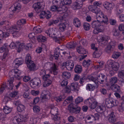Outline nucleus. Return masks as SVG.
Returning a JSON list of instances; mask_svg holds the SVG:
<instances>
[{"label": "nucleus", "instance_id": "f257e3e1", "mask_svg": "<svg viewBox=\"0 0 124 124\" xmlns=\"http://www.w3.org/2000/svg\"><path fill=\"white\" fill-rule=\"evenodd\" d=\"M88 8L89 11L96 14L97 21H93L92 23V27L94 28L93 33L95 34L101 32L104 28L103 24H107L109 23L107 17L104 15L103 13L100 11V9L97 7L93 5H89Z\"/></svg>", "mask_w": 124, "mask_h": 124}, {"label": "nucleus", "instance_id": "f03ea898", "mask_svg": "<svg viewBox=\"0 0 124 124\" xmlns=\"http://www.w3.org/2000/svg\"><path fill=\"white\" fill-rule=\"evenodd\" d=\"M9 22L8 21H3L0 23V25H3L4 27V31L6 30L12 34L14 37H18L19 32L16 30H20L21 29L20 27H19L16 25H12L11 27H9L8 25L9 24Z\"/></svg>", "mask_w": 124, "mask_h": 124}, {"label": "nucleus", "instance_id": "7ed1b4c3", "mask_svg": "<svg viewBox=\"0 0 124 124\" xmlns=\"http://www.w3.org/2000/svg\"><path fill=\"white\" fill-rule=\"evenodd\" d=\"M25 62L27 66L30 71L35 70L36 65L34 62L31 60V55L28 54L25 58Z\"/></svg>", "mask_w": 124, "mask_h": 124}, {"label": "nucleus", "instance_id": "20e7f679", "mask_svg": "<svg viewBox=\"0 0 124 124\" xmlns=\"http://www.w3.org/2000/svg\"><path fill=\"white\" fill-rule=\"evenodd\" d=\"M50 9L52 11H57V13L61 14L67 13L66 12L68 10V8L64 6L58 7V6L54 5L51 6Z\"/></svg>", "mask_w": 124, "mask_h": 124}, {"label": "nucleus", "instance_id": "39448f33", "mask_svg": "<svg viewBox=\"0 0 124 124\" xmlns=\"http://www.w3.org/2000/svg\"><path fill=\"white\" fill-rule=\"evenodd\" d=\"M9 46L11 49L16 48L17 50V52L19 53L23 50V48L24 47V43H21L18 41L15 43L12 42Z\"/></svg>", "mask_w": 124, "mask_h": 124}, {"label": "nucleus", "instance_id": "423d86ee", "mask_svg": "<svg viewBox=\"0 0 124 124\" xmlns=\"http://www.w3.org/2000/svg\"><path fill=\"white\" fill-rule=\"evenodd\" d=\"M81 108L74 104L71 103L68 106V110L70 113L78 114L79 113Z\"/></svg>", "mask_w": 124, "mask_h": 124}, {"label": "nucleus", "instance_id": "0eeeda50", "mask_svg": "<svg viewBox=\"0 0 124 124\" xmlns=\"http://www.w3.org/2000/svg\"><path fill=\"white\" fill-rule=\"evenodd\" d=\"M45 32L48 36L51 37L55 38L56 42H59V39L57 37L55 36V30L54 28H50L45 31Z\"/></svg>", "mask_w": 124, "mask_h": 124}, {"label": "nucleus", "instance_id": "6e6552de", "mask_svg": "<svg viewBox=\"0 0 124 124\" xmlns=\"http://www.w3.org/2000/svg\"><path fill=\"white\" fill-rule=\"evenodd\" d=\"M68 14L67 13H64V14H61V16L59 17L58 18H57L56 20H53L50 22V24L51 25L54 24L57 25L60 23H61L62 22L64 18L67 17L68 16Z\"/></svg>", "mask_w": 124, "mask_h": 124}, {"label": "nucleus", "instance_id": "1a4fd4ad", "mask_svg": "<svg viewBox=\"0 0 124 124\" xmlns=\"http://www.w3.org/2000/svg\"><path fill=\"white\" fill-rule=\"evenodd\" d=\"M109 39V36L101 35H99L97 39L98 42L104 45L107 44Z\"/></svg>", "mask_w": 124, "mask_h": 124}, {"label": "nucleus", "instance_id": "9d476101", "mask_svg": "<svg viewBox=\"0 0 124 124\" xmlns=\"http://www.w3.org/2000/svg\"><path fill=\"white\" fill-rule=\"evenodd\" d=\"M74 62L73 61H68L63 63L62 65V68H65L68 70H72L74 67Z\"/></svg>", "mask_w": 124, "mask_h": 124}, {"label": "nucleus", "instance_id": "9b49d317", "mask_svg": "<svg viewBox=\"0 0 124 124\" xmlns=\"http://www.w3.org/2000/svg\"><path fill=\"white\" fill-rule=\"evenodd\" d=\"M77 50L78 53L83 54L79 57L80 60H82L87 56V55L86 54H86V50L81 46L77 47Z\"/></svg>", "mask_w": 124, "mask_h": 124}, {"label": "nucleus", "instance_id": "f8f14e48", "mask_svg": "<svg viewBox=\"0 0 124 124\" xmlns=\"http://www.w3.org/2000/svg\"><path fill=\"white\" fill-rule=\"evenodd\" d=\"M86 101L87 104H89V107L92 109L95 108L97 105V102L93 98L88 99Z\"/></svg>", "mask_w": 124, "mask_h": 124}, {"label": "nucleus", "instance_id": "ddd939ff", "mask_svg": "<svg viewBox=\"0 0 124 124\" xmlns=\"http://www.w3.org/2000/svg\"><path fill=\"white\" fill-rule=\"evenodd\" d=\"M83 3L82 0H77L73 3L72 6V8L74 10L79 9L82 7Z\"/></svg>", "mask_w": 124, "mask_h": 124}, {"label": "nucleus", "instance_id": "4468645a", "mask_svg": "<svg viewBox=\"0 0 124 124\" xmlns=\"http://www.w3.org/2000/svg\"><path fill=\"white\" fill-rule=\"evenodd\" d=\"M21 8V6L19 3L18 2L16 3L10 8L9 10V12L12 11V13H10V14L12 15H13L14 12L17 10H19Z\"/></svg>", "mask_w": 124, "mask_h": 124}, {"label": "nucleus", "instance_id": "2eb2a0df", "mask_svg": "<svg viewBox=\"0 0 124 124\" xmlns=\"http://www.w3.org/2000/svg\"><path fill=\"white\" fill-rule=\"evenodd\" d=\"M54 97V93L50 94V92L46 90H44L42 92L41 97L42 99H49L50 98Z\"/></svg>", "mask_w": 124, "mask_h": 124}, {"label": "nucleus", "instance_id": "dca6fc26", "mask_svg": "<svg viewBox=\"0 0 124 124\" xmlns=\"http://www.w3.org/2000/svg\"><path fill=\"white\" fill-rule=\"evenodd\" d=\"M8 44L5 43L2 47H0V53H1L4 52L3 57L4 58L8 55Z\"/></svg>", "mask_w": 124, "mask_h": 124}, {"label": "nucleus", "instance_id": "f3484780", "mask_svg": "<svg viewBox=\"0 0 124 124\" xmlns=\"http://www.w3.org/2000/svg\"><path fill=\"white\" fill-rule=\"evenodd\" d=\"M50 66V69L51 71L53 72L54 75H56L57 73L58 67L53 62L48 63Z\"/></svg>", "mask_w": 124, "mask_h": 124}, {"label": "nucleus", "instance_id": "a211bd4d", "mask_svg": "<svg viewBox=\"0 0 124 124\" xmlns=\"http://www.w3.org/2000/svg\"><path fill=\"white\" fill-rule=\"evenodd\" d=\"M12 73V76H10L9 78H19L21 74V70L17 69L12 70L11 72H10V74Z\"/></svg>", "mask_w": 124, "mask_h": 124}, {"label": "nucleus", "instance_id": "6ab92c4d", "mask_svg": "<svg viewBox=\"0 0 124 124\" xmlns=\"http://www.w3.org/2000/svg\"><path fill=\"white\" fill-rule=\"evenodd\" d=\"M104 7L106 9L111 10L113 9L114 7V4L113 3H110L108 1L105 2L103 4Z\"/></svg>", "mask_w": 124, "mask_h": 124}, {"label": "nucleus", "instance_id": "aec40b11", "mask_svg": "<svg viewBox=\"0 0 124 124\" xmlns=\"http://www.w3.org/2000/svg\"><path fill=\"white\" fill-rule=\"evenodd\" d=\"M23 62V60L22 58H16L14 60L13 64L15 67L17 68L20 66L22 65Z\"/></svg>", "mask_w": 124, "mask_h": 124}, {"label": "nucleus", "instance_id": "412c9836", "mask_svg": "<svg viewBox=\"0 0 124 124\" xmlns=\"http://www.w3.org/2000/svg\"><path fill=\"white\" fill-rule=\"evenodd\" d=\"M109 65H111L112 69L116 71L118 70L119 68V64L117 62H115L110 60L108 62Z\"/></svg>", "mask_w": 124, "mask_h": 124}, {"label": "nucleus", "instance_id": "4be33fe9", "mask_svg": "<svg viewBox=\"0 0 124 124\" xmlns=\"http://www.w3.org/2000/svg\"><path fill=\"white\" fill-rule=\"evenodd\" d=\"M95 73L93 74H95ZM83 77L82 78H104L105 76L103 74L100 73L98 74L97 73L96 74L95 76L94 74H92L91 75L89 76H86V75L85 73H84L83 74Z\"/></svg>", "mask_w": 124, "mask_h": 124}, {"label": "nucleus", "instance_id": "5701e85b", "mask_svg": "<svg viewBox=\"0 0 124 124\" xmlns=\"http://www.w3.org/2000/svg\"><path fill=\"white\" fill-rule=\"evenodd\" d=\"M40 15L41 18L46 17L47 19H48L51 17L50 13L48 11H47V12L45 11H42Z\"/></svg>", "mask_w": 124, "mask_h": 124}, {"label": "nucleus", "instance_id": "b1692460", "mask_svg": "<svg viewBox=\"0 0 124 124\" xmlns=\"http://www.w3.org/2000/svg\"><path fill=\"white\" fill-rule=\"evenodd\" d=\"M9 35V33L6 32H3L1 30H0V44L2 41L3 38H6Z\"/></svg>", "mask_w": 124, "mask_h": 124}, {"label": "nucleus", "instance_id": "393cba45", "mask_svg": "<svg viewBox=\"0 0 124 124\" xmlns=\"http://www.w3.org/2000/svg\"><path fill=\"white\" fill-rule=\"evenodd\" d=\"M29 41L32 43H35L36 42L35 34L33 32L29 33L28 35Z\"/></svg>", "mask_w": 124, "mask_h": 124}, {"label": "nucleus", "instance_id": "a878e982", "mask_svg": "<svg viewBox=\"0 0 124 124\" xmlns=\"http://www.w3.org/2000/svg\"><path fill=\"white\" fill-rule=\"evenodd\" d=\"M62 51V50L60 49L59 48L57 47L54 50V58L56 60H57L58 57H59V55L61 54L60 50Z\"/></svg>", "mask_w": 124, "mask_h": 124}, {"label": "nucleus", "instance_id": "bb28decb", "mask_svg": "<svg viewBox=\"0 0 124 124\" xmlns=\"http://www.w3.org/2000/svg\"><path fill=\"white\" fill-rule=\"evenodd\" d=\"M43 80V85L44 87L49 86L52 83L51 80L48 78H42Z\"/></svg>", "mask_w": 124, "mask_h": 124}, {"label": "nucleus", "instance_id": "cd10ccee", "mask_svg": "<svg viewBox=\"0 0 124 124\" xmlns=\"http://www.w3.org/2000/svg\"><path fill=\"white\" fill-rule=\"evenodd\" d=\"M108 120L110 123L114 122L116 121V119L114 115V113L113 112H111L108 116Z\"/></svg>", "mask_w": 124, "mask_h": 124}, {"label": "nucleus", "instance_id": "c85d7f7f", "mask_svg": "<svg viewBox=\"0 0 124 124\" xmlns=\"http://www.w3.org/2000/svg\"><path fill=\"white\" fill-rule=\"evenodd\" d=\"M31 82H33V85L36 86L40 85L41 84V80L39 78H34L31 80Z\"/></svg>", "mask_w": 124, "mask_h": 124}, {"label": "nucleus", "instance_id": "c756f323", "mask_svg": "<svg viewBox=\"0 0 124 124\" xmlns=\"http://www.w3.org/2000/svg\"><path fill=\"white\" fill-rule=\"evenodd\" d=\"M37 39L39 42H45L46 40V38L44 36L42 35L38 36L37 37Z\"/></svg>", "mask_w": 124, "mask_h": 124}, {"label": "nucleus", "instance_id": "7c9ffc66", "mask_svg": "<svg viewBox=\"0 0 124 124\" xmlns=\"http://www.w3.org/2000/svg\"><path fill=\"white\" fill-rule=\"evenodd\" d=\"M42 3L38 2L35 3L33 5V8L35 10H38L40 9L42 6Z\"/></svg>", "mask_w": 124, "mask_h": 124}, {"label": "nucleus", "instance_id": "2f4dec72", "mask_svg": "<svg viewBox=\"0 0 124 124\" xmlns=\"http://www.w3.org/2000/svg\"><path fill=\"white\" fill-rule=\"evenodd\" d=\"M105 107L104 104H102L98 106L96 108V110L99 112H103L105 110Z\"/></svg>", "mask_w": 124, "mask_h": 124}, {"label": "nucleus", "instance_id": "473e14b6", "mask_svg": "<svg viewBox=\"0 0 124 124\" xmlns=\"http://www.w3.org/2000/svg\"><path fill=\"white\" fill-rule=\"evenodd\" d=\"M50 108L51 109L50 111L51 114L54 116L57 115L58 111L57 108L54 106H52Z\"/></svg>", "mask_w": 124, "mask_h": 124}, {"label": "nucleus", "instance_id": "72a5a7b5", "mask_svg": "<svg viewBox=\"0 0 124 124\" xmlns=\"http://www.w3.org/2000/svg\"><path fill=\"white\" fill-rule=\"evenodd\" d=\"M115 42L114 41H111L110 42L109 44L108 45L106 48L107 50L110 51L112 48L113 47H114L115 45Z\"/></svg>", "mask_w": 124, "mask_h": 124}, {"label": "nucleus", "instance_id": "f704fd0d", "mask_svg": "<svg viewBox=\"0 0 124 124\" xmlns=\"http://www.w3.org/2000/svg\"><path fill=\"white\" fill-rule=\"evenodd\" d=\"M101 55V52L100 51L97 49L95 50L93 54V57L98 58Z\"/></svg>", "mask_w": 124, "mask_h": 124}, {"label": "nucleus", "instance_id": "c9c22d12", "mask_svg": "<svg viewBox=\"0 0 124 124\" xmlns=\"http://www.w3.org/2000/svg\"><path fill=\"white\" fill-rule=\"evenodd\" d=\"M62 22L58 24L59 29L62 31H63L65 30L66 27V23H62Z\"/></svg>", "mask_w": 124, "mask_h": 124}, {"label": "nucleus", "instance_id": "e433bc0d", "mask_svg": "<svg viewBox=\"0 0 124 124\" xmlns=\"http://www.w3.org/2000/svg\"><path fill=\"white\" fill-rule=\"evenodd\" d=\"M53 119L54 121V123L56 124H59L60 122V117L58 114L54 116Z\"/></svg>", "mask_w": 124, "mask_h": 124}, {"label": "nucleus", "instance_id": "4c0bfd02", "mask_svg": "<svg viewBox=\"0 0 124 124\" xmlns=\"http://www.w3.org/2000/svg\"><path fill=\"white\" fill-rule=\"evenodd\" d=\"M42 31V29L41 27L39 26H37L34 27L33 30V32L36 33H40Z\"/></svg>", "mask_w": 124, "mask_h": 124}, {"label": "nucleus", "instance_id": "58836bf2", "mask_svg": "<svg viewBox=\"0 0 124 124\" xmlns=\"http://www.w3.org/2000/svg\"><path fill=\"white\" fill-rule=\"evenodd\" d=\"M111 88L114 92L118 91L120 89V86L117 85L112 84L111 86Z\"/></svg>", "mask_w": 124, "mask_h": 124}, {"label": "nucleus", "instance_id": "ea45409f", "mask_svg": "<svg viewBox=\"0 0 124 124\" xmlns=\"http://www.w3.org/2000/svg\"><path fill=\"white\" fill-rule=\"evenodd\" d=\"M82 71V69L81 66L79 65H76L74 69L75 72L76 73H80Z\"/></svg>", "mask_w": 124, "mask_h": 124}, {"label": "nucleus", "instance_id": "a19ab883", "mask_svg": "<svg viewBox=\"0 0 124 124\" xmlns=\"http://www.w3.org/2000/svg\"><path fill=\"white\" fill-rule=\"evenodd\" d=\"M73 22L74 25L76 27H79L80 26V20L78 18H74Z\"/></svg>", "mask_w": 124, "mask_h": 124}, {"label": "nucleus", "instance_id": "79ce46f5", "mask_svg": "<svg viewBox=\"0 0 124 124\" xmlns=\"http://www.w3.org/2000/svg\"><path fill=\"white\" fill-rule=\"evenodd\" d=\"M105 103L107 107L110 108L113 107L112 103V100L106 99L105 100Z\"/></svg>", "mask_w": 124, "mask_h": 124}, {"label": "nucleus", "instance_id": "37998d69", "mask_svg": "<svg viewBox=\"0 0 124 124\" xmlns=\"http://www.w3.org/2000/svg\"><path fill=\"white\" fill-rule=\"evenodd\" d=\"M98 63V64L95 66V67L96 69H98L99 71L102 69L103 63V62H101L100 61H99Z\"/></svg>", "mask_w": 124, "mask_h": 124}, {"label": "nucleus", "instance_id": "c03bdc74", "mask_svg": "<svg viewBox=\"0 0 124 124\" xmlns=\"http://www.w3.org/2000/svg\"><path fill=\"white\" fill-rule=\"evenodd\" d=\"M78 86V83L76 82H74L71 84L70 86V88L71 90L72 91L75 90Z\"/></svg>", "mask_w": 124, "mask_h": 124}, {"label": "nucleus", "instance_id": "a18cd8bd", "mask_svg": "<svg viewBox=\"0 0 124 124\" xmlns=\"http://www.w3.org/2000/svg\"><path fill=\"white\" fill-rule=\"evenodd\" d=\"M14 80V78H11L8 81V84L9 86L8 89L10 90H12L13 89V87L14 86L13 82Z\"/></svg>", "mask_w": 124, "mask_h": 124}, {"label": "nucleus", "instance_id": "49530a36", "mask_svg": "<svg viewBox=\"0 0 124 124\" xmlns=\"http://www.w3.org/2000/svg\"><path fill=\"white\" fill-rule=\"evenodd\" d=\"M26 23V19H22L18 20L17 22V24L18 25L20 26L25 24Z\"/></svg>", "mask_w": 124, "mask_h": 124}, {"label": "nucleus", "instance_id": "de8ad7c7", "mask_svg": "<svg viewBox=\"0 0 124 124\" xmlns=\"http://www.w3.org/2000/svg\"><path fill=\"white\" fill-rule=\"evenodd\" d=\"M91 63V61L90 60H84L83 63V64L84 66L86 67H89Z\"/></svg>", "mask_w": 124, "mask_h": 124}, {"label": "nucleus", "instance_id": "09e8293b", "mask_svg": "<svg viewBox=\"0 0 124 124\" xmlns=\"http://www.w3.org/2000/svg\"><path fill=\"white\" fill-rule=\"evenodd\" d=\"M12 110L11 108H10L7 106L4 107L3 110L5 114H8L11 112Z\"/></svg>", "mask_w": 124, "mask_h": 124}, {"label": "nucleus", "instance_id": "8fccbe9b", "mask_svg": "<svg viewBox=\"0 0 124 124\" xmlns=\"http://www.w3.org/2000/svg\"><path fill=\"white\" fill-rule=\"evenodd\" d=\"M66 46L68 49L73 48L76 46V45L74 42H69L67 44Z\"/></svg>", "mask_w": 124, "mask_h": 124}, {"label": "nucleus", "instance_id": "3c124183", "mask_svg": "<svg viewBox=\"0 0 124 124\" xmlns=\"http://www.w3.org/2000/svg\"><path fill=\"white\" fill-rule=\"evenodd\" d=\"M86 89L87 90L92 91L95 89V86L91 84H88L86 85Z\"/></svg>", "mask_w": 124, "mask_h": 124}, {"label": "nucleus", "instance_id": "603ef678", "mask_svg": "<svg viewBox=\"0 0 124 124\" xmlns=\"http://www.w3.org/2000/svg\"><path fill=\"white\" fill-rule=\"evenodd\" d=\"M62 2L63 5L62 6H64L68 8L67 7H66L64 5H70L72 1L71 0H63Z\"/></svg>", "mask_w": 124, "mask_h": 124}, {"label": "nucleus", "instance_id": "864d4df0", "mask_svg": "<svg viewBox=\"0 0 124 124\" xmlns=\"http://www.w3.org/2000/svg\"><path fill=\"white\" fill-rule=\"evenodd\" d=\"M33 110L34 113H38L40 111V109L39 106L36 105L33 107Z\"/></svg>", "mask_w": 124, "mask_h": 124}, {"label": "nucleus", "instance_id": "5fc2aeb1", "mask_svg": "<svg viewBox=\"0 0 124 124\" xmlns=\"http://www.w3.org/2000/svg\"><path fill=\"white\" fill-rule=\"evenodd\" d=\"M71 74L70 73L67 72H64L62 74V78H70Z\"/></svg>", "mask_w": 124, "mask_h": 124}, {"label": "nucleus", "instance_id": "6e6d98bb", "mask_svg": "<svg viewBox=\"0 0 124 124\" xmlns=\"http://www.w3.org/2000/svg\"><path fill=\"white\" fill-rule=\"evenodd\" d=\"M83 26L84 29L86 31L89 30L90 28V24L87 22H85L84 23Z\"/></svg>", "mask_w": 124, "mask_h": 124}, {"label": "nucleus", "instance_id": "4d7b16f0", "mask_svg": "<svg viewBox=\"0 0 124 124\" xmlns=\"http://www.w3.org/2000/svg\"><path fill=\"white\" fill-rule=\"evenodd\" d=\"M25 108L24 105L22 104H19L17 107V109L18 111L21 112L23 111Z\"/></svg>", "mask_w": 124, "mask_h": 124}, {"label": "nucleus", "instance_id": "13d9d810", "mask_svg": "<svg viewBox=\"0 0 124 124\" xmlns=\"http://www.w3.org/2000/svg\"><path fill=\"white\" fill-rule=\"evenodd\" d=\"M121 55L120 53L118 52H116L114 53L112 55V57L114 59H117Z\"/></svg>", "mask_w": 124, "mask_h": 124}, {"label": "nucleus", "instance_id": "bf43d9fd", "mask_svg": "<svg viewBox=\"0 0 124 124\" xmlns=\"http://www.w3.org/2000/svg\"><path fill=\"white\" fill-rule=\"evenodd\" d=\"M118 29L120 31H122V34L124 36V25L122 24H120L118 26Z\"/></svg>", "mask_w": 124, "mask_h": 124}, {"label": "nucleus", "instance_id": "052dcab7", "mask_svg": "<svg viewBox=\"0 0 124 124\" xmlns=\"http://www.w3.org/2000/svg\"><path fill=\"white\" fill-rule=\"evenodd\" d=\"M118 75L119 78H124V70L118 71Z\"/></svg>", "mask_w": 124, "mask_h": 124}, {"label": "nucleus", "instance_id": "680f3d73", "mask_svg": "<svg viewBox=\"0 0 124 124\" xmlns=\"http://www.w3.org/2000/svg\"><path fill=\"white\" fill-rule=\"evenodd\" d=\"M18 93V92L17 91H15L9 94V95L10 97H14L17 95Z\"/></svg>", "mask_w": 124, "mask_h": 124}, {"label": "nucleus", "instance_id": "e2e57ef3", "mask_svg": "<svg viewBox=\"0 0 124 124\" xmlns=\"http://www.w3.org/2000/svg\"><path fill=\"white\" fill-rule=\"evenodd\" d=\"M117 78H110V82L111 84H114L117 82Z\"/></svg>", "mask_w": 124, "mask_h": 124}, {"label": "nucleus", "instance_id": "0e129e2a", "mask_svg": "<svg viewBox=\"0 0 124 124\" xmlns=\"http://www.w3.org/2000/svg\"><path fill=\"white\" fill-rule=\"evenodd\" d=\"M6 87V83H4L3 84L1 85L0 88V94L1 93L3 92L5 90Z\"/></svg>", "mask_w": 124, "mask_h": 124}, {"label": "nucleus", "instance_id": "69168bd1", "mask_svg": "<svg viewBox=\"0 0 124 124\" xmlns=\"http://www.w3.org/2000/svg\"><path fill=\"white\" fill-rule=\"evenodd\" d=\"M109 23L111 25H114L116 24V21L115 19H111L109 20Z\"/></svg>", "mask_w": 124, "mask_h": 124}, {"label": "nucleus", "instance_id": "338daca9", "mask_svg": "<svg viewBox=\"0 0 124 124\" xmlns=\"http://www.w3.org/2000/svg\"><path fill=\"white\" fill-rule=\"evenodd\" d=\"M68 83V80L66 79H64L61 83V85L64 87L66 86Z\"/></svg>", "mask_w": 124, "mask_h": 124}, {"label": "nucleus", "instance_id": "774afa93", "mask_svg": "<svg viewBox=\"0 0 124 124\" xmlns=\"http://www.w3.org/2000/svg\"><path fill=\"white\" fill-rule=\"evenodd\" d=\"M83 99L82 97H78L75 100V102L76 104H78L82 101Z\"/></svg>", "mask_w": 124, "mask_h": 124}]
</instances>
